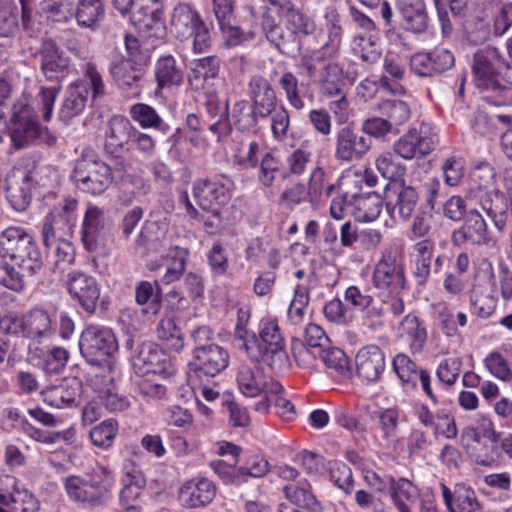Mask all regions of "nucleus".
Masks as SVG:
<instances>
[{"label":"nucleus","instance_id":"f257e3e1","mask_svg":"<svg viewBox=\"0 0 512 512\" xmlns=\"http://www.w3.org/2000/svg\"><path fill=\"white\" fill-rule=\"evenodd\" d=\"M0 256L10 260L0 263V284L16 292L22 291L26 278L37 274L43 266L33 236L18 226H10L0 233Z\"/></svg>","mask_w":512,"mask_h":512},{"label":"nucleus","instance_id":"f03ea898","mask_svg":"<svg viewBox=\"0 0 512 512\" xmlns=\"http://www.w3.org/2000/svg\"><path fill=\"white\" fill-rule=\"evenodd\" d=\"M505 66L506 57L497 47L486 46L474 53V84L483 94V99L496 106L512 105V86L503 84L500 78Z\"/></svg>","mask_w":512,"mask_h":512},{"label":"nucleus","instance_id":"7ed1b4c3","mask_svg":"<svg viewBox=\"0 0 512 512\" xmlns=\"http://www.w3.org/2000/svg\"><path fill=\"white\" fill-rule=\"evenodd\" d=\"M279 21L269 15L264 16L262 26L266 38L287 56L298 53L301 49V37L313 34L315 22L290 3L278 9Z\"/></svg>","mask_w":512,"mask_h":512},{"label":"nucleus","instance_id":"20e7f679","mask_svg":"<svg viewBox=\"0 0 512 512\" xmlns=\"http://www.w3.org/2000/svg\"><path fill=\"white\" fill-rule=\"evenodd\" d=\"M62 483L70 502L95 510L106 507L112 499L115 479L107 466L98 465L89 473L66 476Z\"/></svg>","mask_w":512,"mask_h":512},{"label":"nucleus","instance_id":"39448f33","mask_svg":"<svg viewBox=\"0 0 512 512\" xmlns=\"http://www.w3.org/2000/svg\"><path fill=\"white\" fill-rule=\"evenodd\" d=\"M258 333V337L253 334L244 344L247 356L252 361L268 365L272 371L287 369L289 358L277 319L263 318L259 323Z\"/></svg>","mask_w":512,"mask_h":512},{"label":"nucleus","instance_id":"423d86ee","mask_svg":"<svg viewBox=\"0 0 512 512\" xmlns=\"http://www.w3.org/2000/svg\"><path fill=\"white\" fill-rule=\"evenodd\" d=\"M170 29L181 43L189 45L195 54L205 53L211 46L210 31L195 7L177 4L171 13Z\"/></svg>","mask_w":512,"mask_h":512},{"label":"nucleus","instance_id":"0eeeda50","mask_svg":"<svg viewBox=\"0 0 512 512\" xmlns=\"http://www.w3.org/2000/svg\"><path fill=\"white\" fill-rule=\"evenodd\" d=\"M7 321L8 333L22 335L31 341L29 352H37L38 345L46 343L55 335L54 320L43 309H32L22 316L8 317Z\"/></svg>","mask_w":512,"mask_h":512},{"label":"nucleus","instance_id":"6e6552de","mask_svg":"<svg viewBox=\"0 0 512 512\" xmlns=\"http://www.w3.org/2000/svg\"><path fill=\"white\" fill-rule=\"evenodd\" d=\"M72 179L81 191L99 195L112 182L111 169L106 163L98 160L92 151H89L77 160Z\"/></svg>","mask_w":512,"mask_h":512},{"label":"nucleus","instance_id":"1a4fd4ad","mask_svg":"<svg viewBox=\"0 0 512 512\" xmlns=\"http://www.w3.org/2000/svg\"><path fill=\"white\" fill-rule=\"evenodd\" d=\"M328 40L317 50L302 55L299 67L309 78L317 73V64L337 56L343 37L341 17L335 9H327L324 15Z\"/></svg>","mask_w":512,"mask_h":512},{"label":"nucleus","instance_id":"9d476101","mask_svg":"<svg viewBox=\"0 0 512 512\" xmlns=\"http://www.w3.org/2000/svg\"><path fill=\"white\" fill-rule=\"evenodd\" d=\"M79 348L82 356L92 365H99L118 349L116 337L111 329L95 325L87 326L81 333Z\"/></svg>","mask_w":512,"mask_h":512},{"label":"nucleus","instance_id":"9b49d317","mask_svg":"<svg viewBox=\"0 0 512 512\" xmlns=\"http://www.w3.org/2000/svg\"><path fill=\"white\" fill-rule=\"evenodd\" d=\"M438 144V134L435 128L422 123L418 128L409 129L393 143V152L405 159L412 160L429 155Z\"/></svg>","mask_w":512,"mask_h":512},{"label":"nucleus","instance_id":"f8f14e48","mask_svg":"<svg viewBox=\"0 0 512 512\" xmlns=\"http://www.w3.org/2000/svg\"><path fill=\"white\" fill-rule=\"evenodd\" d=\"M373 285L380 290L399 293L405 287L404 268L395 246L386 247L373 272Z\"/></svg>","mask_w":512,"mask_h":512},{"label":"nucleus","instance_id":"ddd939ff","mask_svg":"<svg viewBox=\"0 0 512 512\" xmlns=\"http://www.w3.org/2000/svg\"><path fill=\"white\" fill-rule=\"evenodd\" d=\"M11 141L16 148H23L37 141L41 136V126L25 97L19 98L11 109Z\"/></svg>","mask_w":512,"mask_h":512},{"label":"nucleus","instance_id":"4468645a","mask_svg":"<svg viewBox=\"0 0 512 512\" xmlns=\"http://www.w3.org/2000/svg\"><path fill=\"white\" fill-rule=\"evenodd\" d=\"M239 392L250 398L266 394H280L283 386L277 380L267 376L257 365L241 364L235 375Z\"/></svg>","mask_w":512,"mask_h":512},{"label":"nucleus","instance_id":"2eb2a0df","mask_svg":"<svg viewBox=\"0 0 512 512\" xmlns=\"http://www.w3.org/2000/svg\"><path fill=\"white\" fill-rule=\"evenodd\" d=\"M112 222L105 211L88 204L81 225V240L84 248L95 252L105 246L110 236Z\"/></svg>","mask_w":512,"mask_h":512},{"label":"nucleus","instance_id":"dca6fc26","mask_svg":"<svg viewBox=\"0 0 512 512\" xmlns=\"http://www.w3.org/2000/svg\"><path fill=\"white\" fill-rule=\"evenodd\" d=\"M0 504L8 512H38L40 503L20 481L11 475L0 478Z\"/></svg>","mask_w":512,"mask_h":512},{"label":"nucleus","instance_id":"f3484780","mask_svg":"<svg viewBox=\"0 0 512 512\" xmlns=\"http://www.w3.org/2000/svg\"><path fill=\"white\" fill-rule=\"evenodd\" d=\"M229 365V354L221 346L210 344L209 347L194 348L190 367L200 380H209L224 371Z\"/></svg>","mask_w":512,"mask_h":512},{"label":"nucleus","instance_id":"a211bd4d","mask_svg":"<svg viewBox=\"0 0 512 512\" xmlns=\"http://www.w3.org/2000/svg\"><path fill=\"white\" fill-rule=\"evenodd\" d=\"M451 240L453 245L464 248L489 246L492 242L484 218L475 209L470 210L463 224L452 232Z\"/></svg>","mask_w":512,"mask_h":512},{"label":"nucleus","instance_id":"6ab92c4d","mask_svg":"<svg viewBox=\"0 0 512 512\" xmlns=\"http://www.w3.org/2000/svg\"><path fill=\"white\" fill-rule=\"evenodd\" d=\"M193 196L204 210L220 209L232 196L231 181L225 177L196 180Z\"/></svg>","mask_w":512,"mask_h":512},{"label":"nucleus","instance_id":"aec40b11","mask_svg":"<svg viewBox=\"0 0 512 512\" xmlns=\"http://www.w3.org/2000/svg\"><path fill=\"white\" fill-rule=\"evenodd\" d=\"M132 364L137 373L170 375L173 365L169 356L153 342H143L132 357Z\"/></svg>","mask_w":512,"mask_h":512},{"label":"nucleus","instance_id":"412c9836","mask_svg":"<svg viewBox=\"0 0 512 512\" xmlns=\"http://www.w3.org/2000/svg\"><path fill=\"white\" fill-rule=\"evenodd\" d=\"M66 286L72 299L87 312L96 311L100 298V285L97 280L81 271H72L68 273Z\"/></svg>","mask_w":512,"mask_h":512},{"label":"nucleus","instance_id":"4be33fe9","mask_svg":"<svg viewBox=\"0 0 512 512\" xmlns=\"http://www.w3.org/2000/svg\"><path fill=\"white\" fill-rule=\"evenodd\" d=\"M109 73L119 89L132 97H139L145 75V69L129 58H115L109 65Z\"/></svg>","mask_w":512,"mask_h":512},{"label":"nucleus","instance_id":"5701e85b","mask_svg":"<svg viewBox=\"0 0 512 512\" xmlns=\"http://www.w3.org/2000/svg\"><path fill=\"white\" fill-rule=\"evenodd\" d=\"M372 141L363 133L346 126L341 128L335 138V158L350 163L362 159L371 149Z\"/></svg>","mask_w":512,"mask_h":512},{"label":"nucleus","instance_id":"b1692460","mask_svg":"<svg viewBox=\"0 0 512 512\" xmlns=\"http://www.w3.org/2000/svg\"><path fill=\"white\" fill-rule=\"evenodd\" d=\"M453 53L443 47H437L429 52H418L410 58L411 70L420 77H432L453 67Z\"/></svg>","mask_w":512,"mask_h":512},{"label":"nucleus","instance_id":"393cba45","mask_svg":"<svg viewBox=\"0 0 512 512\" xmlns=\"http://www.w3.org/2000/svg\"><path fill=\"white\" fill-rule=\"evenodd\" d=\"M440 489L444 504L449 512H486L471 487L459 483L451 490L444 483H441Z\"/></svg>","mask_w":512,"mask_h":512},{"label":"nucleus","instance_id":"a878e982","mask_svg":"<svg viewBox=\"0 0 512 512\" xmlns=\"http://www.w3.org/2000/svg\"><path fill=\"white\" fill-rule=\"evenodd\" d=\"M81 382L77 378L63 380L60 384L47 387L41 391L43 401L54 408L75 407L80 402Z\"/></svg>","mask_w":512,"mask_h":512},{"label":"nucleus","instance_id":"bb28decb","mask_svg":"<svg viewBox=\"0 0 512 512\" xmlns=\"http://www.w3.org/2000/svg\"><path fill=\"white\" fill-rule=\"evenodd\" d=\"M40 70L46 79L61 81L69 71V60L52 40L42 43L39 51Z\"/></svg>","mask_w":512,"mask_h":512},{"label":"nucleus","instance_id":"cd10ccee","mask_svg":"<svg viewBox=\"0 0 512 512\" xmlns=\"http://www.w3.org/2000/svg\"><path fill=\"white\" fill-rule=\"evenodd\" d=\"M6 197L16 211H24L31 201V177L22 168L12 169L6 177Z\"/></svg>","mask_w":512,"mask_h":512},{"label":"nucleus","instance_id":"c85d7f7f","mask_svg":"<svg viewBox=\"0 0 512 512\" xmlns=\"http://www.w3.org/2000/svg\"><path fill=\"white\" fill-rule=\"evenodd\" d=\"M248 93L260 119L270 116L276 109L277 97L271 84L262 76H253L248 83Z\"/></svg>","mask_w":512,"mask_h":512},{"label":"nucleus","instance_id":"c756f323","mask_svg":"<svg viewBox=\"0 0 512 512\" xmlns=\"http://www.w3.org/2000/svg\"><path fill=\"white\" fill-rule=\"evenodd\" d=\"M216 495L215 484L207 478H196L186 482L180 489L179 501L187 508L203 507Z\"/></svg>","mask_w":512,"mask_h":512},{"label":"nucleus","instance_id":"7c9ffc66","mask_svg":"<svg viewBox=\"0 0 512 512\" xmlns=\"http://www.w3.org/2000/svg\"><path fill=\"white\" fill-rule=\"evenodd\" d=\"M357 375L368 382L377 381L385 370V355L380 347L368 345L355 357Z\"/></svg>","mask_w":512,"mask_h":512},{"label":"nucleus","instance_id":"2f4dec72","mask_svg":"<svg viewBox=\"0 0 512 512\" xmlns=\"http://www.w3.org/2000/svg\"><path fill=\"white\" fill-rule=\"evenodd\" d=\"M134 128L130 121L123 116H113L105 132V151L118 157L124 150L132 137Z\"/></svg>","mask_w":512,"mask_h":512},{"label":"nucleus","instance_id":"473e14b6","mask_svg":"<svg viewBox=\"0 0 512 512\" xmlns=\"http://www.w3.org/2000/svg\"><path fill=\"white\" fill-rule=\"evenodd\" d=\"M319 65H322L318 78L320 93L329 98L341 94L345 86L343 68L332 59H326L318 63L317 67Z\"/></svg>","mask_w":512,"mask_h":512},{"label":"nucleus","instance_id":"72a5a7b5","mask_svg":"<svg viewBox=\"0 0 512 512\" xmlns=\"http://www.w3.org/2000/svg\"><path fill=\"white\" fill-rule=\"evenodd\" d=\"M404 26L413 33H423L428 27V14L424 0H396Z\"/></svg>","mask_w":512,"mask_h":512},{"label":"nucleus","instance_id":"f704fd0d","mask_svg":"<svg viewBox=\"0 0 512 512\" xmlns=\"http://www.w3.org/2000/svg\"><path fill=\"white\" fill-rule=\"evenodd\" d=\"M398 337L406 342L413 353L422 351L426 340V328L414 313H408L399 323Z\"/></svg>","mask_w":512,"mask_h":512},{"label":"nucleus","instance_id":"c9c22d12","mask_svg":"<svg viewBox=\"0 0 512 512\" xmlns=\"http://www.w3.org/2000/svg\"><path fill=\"white\" fill-rule=\"evenodd\" d=\"M89 101L87 85L85 83H72L66 90L65 99L59 111V118L68 122L81 114Z\"/></svg>","mask_w":512,"mask_h":512},{"label":"nucleus","instance_id":"e433bc0d","mask_svg":"<svg viewBox=\"0 0 512 512\" xmlns=\"http://www.w3.org/2000/svg\"><path fill=\"white\" fill-rule=\"evenodd\" d=\"M384 74L381 76L380 85L393 94H404L405 90L402 86H391L390 78L399 81L405 76V59L395 51L389 50L383 60Z\"/></svg>","mask_w":512,"mask_h":512},{"label":"nucleus","instance_id":"4c0bfd02","mask_svg":"<svg viewBox=\"0 0 512 512\" xmlns=\"http://www.w3.org/2000/svg\"><path fill=\"white\" fill-rule=\"evenodd\" d=\"M389 496L398 512H412L409 503L414 502L417 487L406 478H389Z\"/></svg>","mask_w":512,"mask_h":512},{"label":"nucleus","instance_id":"58836bf2","mask_svg":"<svg viewBox=\"0 0 512 512\" xmlns=\"http://www.w3.org/2000/svg\"><path fill=\"white\" fill-rule=\"evenodd\" d=\"M73 15L80 27L96 30L105 18L102 0H78Z\"/></svg>","mask_w":512,"mask_h":512},{"label":"nucleus","instance_id":"ea45409f","mask_svg":"<svg viewBox=\"0 0 512 512\" xmlns=\"http://www.w3.org/2000/svg\"><path fill=\"white\" fill-rule=\"evenodd\" d=\"M480 204L487 216L492 220L494 227L503 232L508 220V205L503 194L495 192L486 194L481 198Z\"/></svg>","mask_w":512,"mask_h":512},{"label":"nucleus","instance_id":"a19ab883","mask_svg":"<svg viewBox=\"0 0 512 512\" xmlns=\"http://www.w3.org/2000/svg\"><path fill=\"white\" fill-rule=\"evenodd\" d=\"M154 73L158 88H169L183 83L182 70L177 66L175 58L171 55L161 56L157 60Z\"/></svg>","mask_w":512,"mask_h":512},{"label":"nucleus","instance_id":"79ce46f5","mask_svg":"<svg viewBox=\"0 0 512 512\" xmlns=\"http://www.w3.org/2000/svg\"><path fill=\"white\" fill-rule=\"evenodd\" d=\"M283 492L286 499L298 507L307 509L309 512H324L322 504L311 492V486L308 482L300 485H287Z\"/></svg>","mask_w":512,"mask_h":512},{"label":"nucleus","instance_id":"37998d69","mask_svg":"<svg viewBox=\"0 0 512 512\" xmlns=\"http://www.w3.org/2000/svg\"><path fill=\"white\" fill-rule=\"evenodd\" d=\"M419 196L412 186L402 185L397 193L393 204H388V209L393 217H399L401 220H408L415 211Z\"/></svg>","mask_w":512,"mask_h":512},{"label":"nucleus","instance_id":"c03bdc74","mask_svg":"<svg viewBox=\"0 0 512 512\" xmlns=\"http://www.w3.org/2000/svg\"><path fill=\"white\" fill-rule=\"evenodd\" d=\"M163 12V0H135L131 19L135 23L150 27L162 20Z\"/></svg>","mask_w":512,"mask_h":512},{"label":"nucleus","instance_id":"a18cd8bd","mask_svg":"<svg viewBox=\"0 0 512 512\" xmlns=\"http://www.w3.org/2000/svg\"><path fill=\"white\" fill-rule=\"evenodd\" d=\"M129 113L131 118L143 129L153 128L163 133L169 131L168 124H166L157 111L148 104H134L130 107Z\"/></svg>","mask_w":512,"mask_h":512},{"label":"nucleus","instance_id":"49530a36","mask_svg":"<svg viewBox=\"0 0 512 512\" xmlns=\"http://www.w3.org/2000/svg\"><path fill=\"white\" fill-rule=\"evenodd\" d=\"M379 111L396 133L411 117L410 106L402 100H384L379 104Z\"/></svg>","mask_w":512,"mask_h":512},{"label":"nucleus","instance_id":"de8ad7c7","mask_svg":"<svg viewBox=\"0 0 512 512\" xmlns=\"http://www.w3.org/2000/svg\"><path fill=\"white\" fill-rule=\"evenodd\" d=\"M73 229L61 219L57 214L49 213L45 216L42 225L43 243L47 248L53 246L57 241L65 240L73 233Z\"/></svg>","mask_w":512,"mask_h":512},{"label":"nucleus","instance_id":"09e8293b","mask_svg":"<svg viewBox=\"0 0 512 512\" xmlns=\"http://www.w3.org/2000/svg\"><path fill=\"white\" fill-rule=\"evenodd\" d=\"M352 48L357 56L369 64L376 63L382 55L379 38L373 34H359L355 36Z\"/></svg>","mask_w":512,"mask_h":512},{"label":"nucleus","instance_id":"8fccbe9b","mask_svg":"<svg viewBox=\"0 0 512 512\" xmlns=\"http://www.w3.org/2000/svg\"><path fill=\"white\" fill-rule=\"evenodd\" d=\"M29 354L32 358H43V370L47 374L61 373L69 359L68 351L61 347H54L47 351L44 348H39L37 352L32 351Z\"/></svg>","mask_w":512,"mask_h":512},{"label":"nucleus","instance_id":"3c124183","mask_svg":"<svg viewBox=\"0 0 512 512\" xmlns=\"http://www.w3.org/2000/svg\"><path fill=\"white\" fill-rule=\"evenodd\" d=\"M160 292L161 290L157 281H141L135 287V301L140 306H148L143 308L142 311L144 313L155 314L159 309Z\"/></svg>","mask_w":512,"mask_h":512},{"label":"nucleus","instance_id":"603ef678","mask_svg":"<svg viewBox=\"0 0 512 512\" xmlns=\"http://www.w3.org/2000/svg\"><path fill=\"white\" fill-rule=\"evenodd\" d=\"M375 166L383 178L391 181L402 178L406 173V166L390 151L380 153L375 160Z\"/></svg>","mask_w":512,"mask_h":512},{"label":"nucleus","instance_id":"864d4df0","mask_svg":"<svg viewBox=\"0 0 512 512\" xmlns=\"http://www.w3.org/2000/svg\"><path fill=\"white\" fill-rule=\"evenodd\" d=\"M158 338L166 343L167 348L176 352L184 346L181 329L177 326L174 317L167 316L160 320L157 326Z\"/></svg>","mask_w":512,"mask_h":512},{"label":"nucleus","instance_id":"5fc2aeb1","mask_svg":"<svg viewBox=\"0 0 512 512\" xmlns=\"http://www.w3.org/2000/svg\"><path fill=\"white\" fill-rule=\"evenodd\" d=\"M316 357L322 360L331 373L346 376L350 372L349 359L339 348L326 347L325 349H320Z\"/></svg>","mask_w":512,"mask_h":512},{"label":"nucleus","instance_id":"6e6d98bb","mask_svg":"<svg viewBox=\"0 0 512 512\" xmlns=\"http://www.w3.org/2000/svg\"><path fill=\"white\" fill-rule=\"evenodd\" d=\"M220 60L216 56H207L195 59L191 62L190 82H196V86L202 85V81L217 76Z\"/></svg>","mask_w":512,"mask_h":512},{"label":"nucleus","instance_id":"4d7b16f0","mask_svg":"<svg viewBox=\"0 0 512 512\" xmlns=\"http://www.w3.org/2000/svg\"><path fill=\"white\" fill-rule=\"evenodd\" d=\"M18 7L13 0H0V37L12 38L18 32Z\"/></svg>","mask_w":512,"mask_h":512},{"label":"nucleus","instance_id":"13d9d810","mask_svg":"<svg viewBox=\"0 0 512 512\" xmlns=\"http://www.w3.org/2000/svg\"><path fill=\"white\" fill-rule=\"evenodd\" d=\"M483 365L487 371L503 382L512 381V369L508 359L499 351H490L483 359Z\"/></svg>","mask_w":512,"mask_h":512},{"label":"nucleus","instance_id":"bf43d9fd","mask_svg":"<svg viewBox=\"0 0 512 512\" xmlns=\"http://www.w3.org/2000/svg\"><path fill=\"white\" fill-rule=\"evenodd\" d=\"M257 181L264 188H271L281 174V162L272 153H265L258 163Z\"/></svg>","mask_w":512,"mask_h":512},{"label":"nucleus","instance_id":"052dcab7","mask_svg":"<svg viewBox=\"0 0 512 512\" xmlns=\"http://www.w3.org/2000/svg\"><path fill=\"white\" fill-rule=\"evenodd\" d=\"M356 217L363 222L376 220L382 211V200L376 194L355 198Z\"/></svg>","mask_w":512,"mask_h":512},{"label":"nucleus","instance_id":"680f3d73","mask_svg":"<svg viewBox=\"0 0 512 512\" xmlns=\"http://www.w3.org/2000/svg\"><path fill=\"white\" fill-rule=\"evenodd\" d=\"M73 0H43L41 12L54 22H67L73 16Z\"/></svg>","mask_w":512,"mask_h":512},{"label":"nucleus","instance_id":"e2e57ef3","mask_svg":"<svg viewBox=\"0 0 512 512\" xmlns=\"http://www.w3.org/2000/svg\"><path fill=\"white\" fill-rule=\"evenodd\" d=\"M188 251L184 248L174 247L168 252L169 263L166 272L161 278L163 284H170L180 278L185 270Z\"/></svg>","mask_w":512,"mask_h":512},{"label":"nucleus","instance_id":"0e129e2a","mask_svg":"<svg viewBox=\"0 0 512 512\" xmlns=\"http://www.w3.org/2000/svg\"><path fill=\"white\" fill-rule=\"evenodd\" d=\"M118 433V423L110 418L91 429L89 436L92 443L102 449H108L113 445Z\"/></svg>","mask_w":512,"mask_h":512},{"label":"nucleus","instance_id":"69168bd1","mask_svg":"<svg viewBox=\"0 0 512 512\" xmlns=\"http://www.w3.org/2000/svg\"><path fill=\"white\" fill-rule=\"evenodd\" d=\"M308 304V289L303 285H297L294 288V296L287 312V317L290 324L297 326L303 322Z\"/></svg>","mask_w":512,"mask_h":512},{"label":"nucleus","instance_id":"338daca9","mask_svg":"<svg viewBox=\"0 0 512 512\" xmlns=\"http://www.w3.org/2000/svg\"><path fill=\"white\" fill-rule=\"evenodd\" d=\"M236 464L237 460L233 461V463L216 460L211 461L209 466L225 484L240 485L245 482V468H238Z\"/></svg>","mask_w":512,"mask_h":512},{"label":"nucleus","instance_id":"774afa93","mask_svg":"<svg viewBox=\"0 0 512 512\" xmlns=\"http://www.w3.org/2000/svg\"><path fill=\"white\" fill-rule=\"evenodd\" d=\"M232 119L237 129L249 131L255 128L260 116H257L255 109L245 100L238 101L232 109Z\"/></svg>","mask_w":512,"mask_h":512}]
</instances>
